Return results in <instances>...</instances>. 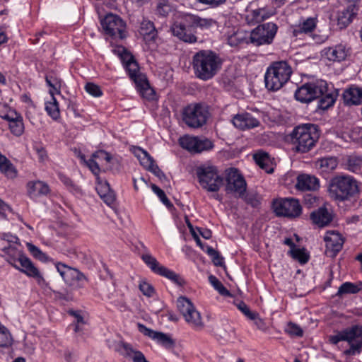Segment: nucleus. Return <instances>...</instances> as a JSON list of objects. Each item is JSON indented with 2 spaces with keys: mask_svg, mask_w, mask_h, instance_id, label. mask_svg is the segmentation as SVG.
Listing matches in <instances>:
<instances>
[{
  "mask_svg": "<svg viewBox=\"0 0 362 362\" xmlns=\"http://www.w3.org/2000/svg\"><path fill=\"white\" fill-rule=\"evenodd\" d=\"M223 61L215 52L202 49L196 52L192 60V66L196 78L202 81L212 79L221 70Z\"/></svg>",
  "mask_w": 362,
  "mask_h": 362,
  "instance_id": "f257e3e1",
  "label": "nucleus"
},
{
  "mask_svg": "<svg viewBox=\"0 0 362 362\" xmlns=\"http://www.w3.org/2000/svg\"><path fill=\"white\" fill-rule=\"evenodd\" d=\"M318 138L317 127L313 124L298 125L290 134L293 150L299 153L311 151L315 147Z\"/></svg>",
  "mask_w": 362,
  "mask_h": 362,
  "instance_id": "f03ea898",
  "label": "nucleus"
},
{
  "mask_svg": "<svg viewBox=\"0 0 362 362\" xmlns=\"http://www.w3.org/2000/svg\"><path fill=\"white\" fill-rule=\"evenodd\" d=\"M292 73V68L286 61L273 62L264 74L266 88L272 91L281 89L288 81Z\"/></svg>",
  "mask_w": 362,
  "mask_h": 362,
  "instance_id": "7ed1b4c3",
  "label": "nucleus"
},
{
  "mask_svg": "<svg viewBox=\"0 0 362 362\" xmlns=\"http://www.w3.org/2000/svg\"><path fill=\"white\" fill-rule=\"evenodd\" d=\"M328 190L331 197L339 202L350 200L359 192L357 181L349 175L333 177L329 184Z\"/></svg>",
  "mask_w": 362,
  "mask_h": 362,
  "instance_id": "20e7f679",
  "label": "nucleus"
},
{
  "mask_svg": "<svg viewBox=\"0 0 362 362\" xmlns=\"http://www.w3.org/2000/svg\"><path fill=\"white\" fill-rule=\"evenodd\" d=\"M122 59L129 78L135 83L138 90L143 96L152 98L150 95L154 93L153 90L151 88L146 75L140 72L139 64L134 56L124 49Z\"/></svg>",
  "mask_w": 362,
  "mask_h": 362,
  "instance_id": "39448f33",
  "label": "nucleus"
},
{
  "mask_svg": "<svg viewBox=\"0 0 362 362\" xmlns=\"http://www.w3.org/2000/svg\"><path fill=\"white\" fill-rule=\"evenodd\" d=\"M341 341H347L350 345V348L344 351L346 355L360 354L362 348V327L353 325L329 337V341L333 344H337Z\"/></svg>",
  "mask_w": 362,
  "mask_h": 362,
  "instance_id": "423d86ee",
  "label": "nucleus"
},
{
  "mask_svg": "<svg viewBox=\"0 0 362 362\" xmlns=\"http://www.w3.org/2000/svg\"><path fill=\"white\" fill-rule=\"evenodd\" d=\"M196 174L201 187L207 192H216L223 185V177L215 165H201L197 168Z\"/></svg>",
  "mask_w": 362,
  "mask_h": 362,
  "instance_id": "0eeeda50",
  "label": "nucleus"
},
{
  "mask_svg": "<svg viewBox=\"0 0 362 362\" xmlns=\"http://www.w3.org/2000/svg\"><path fill=\"white\" fill-rule=\"evenodd\" d=\"M208 106L202 103H192L186 106L182 111V120L192 129L202 127L209 117Z\"/></svg>",
  "mask_w": 362,
  "mask_h": 362,
  "instance_id": "6e6552de",
  "label": "nucleus"
},
{
  "mask_svg": "<svg viewBox=\"0 0 362 362\" xmlns=\"http://www.w3.org/2000/svg\"><path fill=\"white\" fill-rule=\"evenodd\" d=\"M327 91V83L322 79H312L300 86L295 92V98L303 103L317 99Z\"/></svg>",
  "mask_w": 362,
  "mask_h": 362,
  "instance_id": "1a4fd4ad",
  "label": "nucleus"
},
{
  "mask_svg": "<svg viewBox=\"0 0 362 362\" xmlns=\"http://www.w3.org/2000/svg\"><path fill=\"white\" fill-rule=\"evenodd\" d=\"M104 33L113 40H123L127 36V24L118 15L107 13L100 20Z\"/></svg>",
  "mask_w": 362,
  "mask_h": 362,
  "instance_id": "9d476101",
  "label": "nucleus"
},
{
  "mask_svg": "<svg viewBox=\"0 0 362 362\" xmlns=\"http://www.w3.org/2000/svg\"><path fill=\"white\" fill-rule=\"evenodd\" d=\"M192 21V14L182 15L171 26L173 35L185 42H196L197 38L194 35L195 29Z\"/></svg>",
  "mask_w": 362,
  "mask_h": 362,
  "instance_id": "9b49d317",
  "label": "nucleus"
},
{
  "mask_svg": "<svg viewBox=\"0 0 362 362\" xmlns=\"http://www.w3.org/2000/svg\"><path fill=\"white\" fill-rule=\"evenodd\" d=\"M177 307L186 322L193 329L199 330L204 327L201 315L189 299L184 296L179 297L177 300Z\"/></svg>",
  "mask_w": 362,
  "mask_h": 362,
  "instance_id": "f8f14e48",
  "label": "nucleus"
},
{
  "mask_svg": "<svg viewBox=\"0 0 362 362\" xmlns=\"http://www.w3.org/2000/svg\"><path fill=\"white\" fill-rule=\"evenodd\" d=\"M272 207L279 217L296 218L302 214V206L297 199L281 198L274 201Z\"/></svg>",
  "mask_w": 362,
  "mask_h": 362,
  "instance_id": "ddd939ff",
  "label": "nucleus"
},
{
  "mask_svg": "<svg viewBox=\"0 0 362 362\" xmlns=\"http://www.w3.org/2000/svg\"><path fill=\"white\" fill-rule=\"evenodd\" d=\"M277 30L278 26L274 23L260 24L250 33V43L255 46L270 45L272 43Z\"/></svg>",
  "mask_w": 362,
  "mask_h": 362,
  "instance_id": "4468645a",
  "label": "nucleus"
},
{
  "mask_svg": "<svg viewBox=\"0 0 362 362\" xmlns=\"http://www.w3.org/2000/svg\"><path fill=\"white\" fill-rule=\"evenodd\" d=\"M141 259L153 273L170 279L178 286L185 284V280L179 274L160 264L151 254L142 255Z\"/></svg>",
  "mask_w": 362,
  "mask_h": 362,
  "instance_id": "2eb2a0df",
  "label": "nucleus"
},
{
  "mask_svg": "<svg viewBox=\"0 0 362 362\" xmlns=\"http://www.w3.org/2000/svg\"><path fill=\"white\" fill-rule=\"evenodd\" d=\"M55 266L57 272L67 285H76L82 288L85 286V283L88 281L87 277L76 268L62 262H57Z\"/></svg>",
  "mask_w": 362,
  "mask_h": 362,
  "instance_id": "dca6fc26",
  "label": "nucleus"
},
{
  "mask_svg": "<svg viewBox=\"0 0 362 362\" xmlns=\"http://www.w3.org/2000/svg\"><path fill=\"white\" fill-rule=\"evenodd\" d=\"M179 144L182 148L193 153L209 151L214 147L212 141L208 139H200L189 135L180 137Z\"/></svg>",
  "mask_w": 362,
  "mask_h": 362,
  "instance_id": "f3484780",
  "label": "nucleus"
},
{
  "mask_svg": "<svg viewBox=\"0 0 362 362\" xmlns=\"http://www.w3.org/2000/svg\"><path fill=\"white\" fill-rule=\"evenodd\" d=\"M226 190L238 193L240 197L243 198L246 192L247 184L243 176L236 168H230L226 173Z\"/></svg>",
  "mask_w": 362,
  "mask_h": 362,
  "instance_id": "a211bd4d",
  "label": "nucleus"
},
{
  "mask_svg": "<svg viewBox=\"0 0 362 362\" xmlns=\"http://www.w3.org/2000/svg\"><path fill=\"white\" fill-rule=\"evenodd\" d=\"M334 218V213L333 210L325 205L313 210L310 214L312 223L320 228L330 226Z\"/></svg>",
  "mask_w": 362,
  "mask_h": 362,
  "instance_id": "6ab92c4d",
  "label": "nucleus"
},
{
  "mask_svg": "<svg viewBox=\"0 0 362 362\" xmlns=\"http://www.w3.org/2000/svg\"><path fill=\"white\" fill-rule=\"evenodd\" d=\"M327 256L334 257L342 249L344 240L342 235L337 231L328 230L324 237Z\"/></svg>",
  "mask_w": 362,
  "mask_h": 362,
  "instance_id": "aec40b11",
  "label": "nucleus"
},
{
  "mask_svg": "<svg viewBox=\"0 0 362 362\" xmlns=\"http://www.w3.org/2000/svg\"><path fill=\"white\" fill-rule=\"evenodd\" d=\"M138 329L144 335L156 341L158 344L165 348H172L175 345V341L165 333L153 330L141 323H138Z\"/></svg>",
  "mask_w": 362,
  "mask_h": 362,
  "instance_id": "412c9836",
  "label": "nucleus"
},
{
  "mask_svg": "<svg viewBox=\"0 0 362 362\" xmlns=\"http://www.w3.org/2000/svg\"><path fill=\"white\" fill-rule=\"evenodd\" d=\"M17 258L21 266V272L25 274H26L29 277H33L37 280V281L40 284L43 282L44 278L38 269L33 264L32 261L23 253L21 251L17 252Z\"/></svg>",
  "mask_w": 362,
  "mask_h": 362,
  "instance_id": "4be33fe9",
  "label": "nucleus"
},
{
  "mask_svg": "<svg viewBox=\"0 0 362 362\" xmlns=\"http://www.w3.org/2000/svg\"><path fill=\"white\" fill-rule=\"evenodd\" d=\"M231 122L237 129L243 131L255 128L260 124L257 118L246 112L234 115Z\"/></svg>",
  "mask_w": 362,
  "mask_h": 362,
  "instance_id": "5701e85b",
  "label": "nucleus"
},
{
  "mask_svg": "<svg viewBox=\"0 0 362 362\" xmlns=\"http://www.w3.org/2000/svg\"><path fill=\"white\" fill-rule=\"evenodd\" d=\"M228 44L230 47H238L250 43V33L240 28H233L226 33Z\"/></svg>",
  "mask_w": 362,
  "mask_h": 362,
  "instance_id": "b1692460",
  "label": "nucleus"
},
{
  "mask_svg": "<svg viewBox=\"0 0 362 362\" xmlns=\"http://www.w3.org/2000/svg\"><path fill=\"white\" fill-rule=\"evenodd\" d=\"M342 98L344 103L348 106L362 104V88L356 85H351L344 89Z\"/></svg>",
  "mask_w": 362,
  "mask_h": 362,
  "instance_id": "393cba45",
  "label": "nucleus"
},
{
  "mask_svg": "<svg viewBox=\"0 0 362 362\" xmlns=\"http://www.w3.org/2000/svg\"><path fill=\"white\" fill-rule=\"evenodd\" d=\"M348 52L345 45L339 44L332 47H325L322 50L321 54L329 61L341 62L346 58Z\"/></svg>",
  "mask_w": 362,
  "mask_h": 362,
  "instance_id": "a878e982",
  "label": "nucleus"
},
{
  "mask_svg": "<svg viewBox=\"0 0 362 362\" xmlns=\"http://www.w3.org/2000/svg\"><path fill=\"white\" fill-rule=\"evenodd\" d=\"M359 8L355 1L339 12L337 25L341 29L346 28L358 14Z\"/></svg>",
  "mask_w": 362,
  "mask_h": 362,
  "instance_id": "bb28decb",
  "label": "nucleus"
},
{
  "mask_svg": "<svg viewBox=\"0 0 362 362\" xmlns=\"http://www.w3.org/2000/svg\"><path fill=\"white\" fill-rule=\"evenodd\" d=\"M27 191L29 197L37 200L39 197L47 195L49 192L48 185L42 181H30L27 184Z\"/></svg>",
  "mask_w": 362,
  "mask_h": 362,
  "instance_id": "cd10ccee",
  "label": "nucleus"
},
{
  "mask_svg": "<svg viewBox=\"0 0 362 362\" xmlns=\"http://www.w3.org/2000/svg\"><path fill=\"white\" fill-rule=\"evenodd\" d=\"M296 186L303 191H315L320 188V181L313 175L302 174L298 176Z\"/></svg>",
  "mask_w": 362,
  "mask_h": 362,
  "instance_id": "c85d7f7f",
  "label": "nucleus"
},
{
  "mask_svg": "<svg viewBox=\"0 0 362 362\" xmlns=\"http://www.w3.org/2000/svg\"><path fill=\"white\" fill-rule=\"evenodd\" d=\"M316 27V19L308 18L300 22L298 25L291 27V32L293 37H298L302 34H308L314 30Z\"/></svg>",
  "mask_w": 362,
  "mask_h": 362,
  "instance_id": "c756f323",
  "label": "nucleus"
},
{
  "mask_svg": "<svg viewBox=\"0 0 362 362\" xmlns=\"http://www.w3.org/2000/svg\"><path fill=\"white\" fill-rule=\"evenodd\" d=\"M338 95V90L334 88L329 90L327 86V91L317 98L319 99L317 107L322 110H327L334 104Z\"/></svg>",
  "mask_w": 362,
  "mask_h": 362,
  "instance_id": "7c9ffc66",
  "label": "nucleus"
},
{
  "mask_svg": "<svg viewBox=\"0 0 362 362\" xmlns=\"http://www.w3.org/2000/svg\"><path fill=\"white\" fill-rule=\"evenodd\" d=\"M254 159L257 165L267 173H272L274 171V164L269 153L259 151L254 155Z\"/></svg>",
  "mask_w": 362,
  "mask_h": 362,
  "instance_id": "2f4dec72",
  "label": "nucleus"
},
{
  "mask_svg": "<svg viewBox=\"0 0 362 362\" xmlns=\"http://www.w3.org/2000/svg\"><path fill=\"white\" fill-rule=\"evenodd\" d=\"M139 33L146 41H154L158 33L153 23L147 19L141 21Z\"/></svg>",
  "mask_w": 362,
  "mask_h": 362,
  "instance_id": "473e14b6",
  "label": "nucleus"
},
{
  "mask_svg": "<svg viewBox=\"0 0 362 362\" xmlns=\"http://www.w3.org/2000/svg\"><path fill=\"white\" fill-rule=\"evenodd\" d=\"M337 165L338 161L335 157H324L316 161V166L321 173H330Z\"/></svg>",
  "mask_w": 362,
  "mask_h": 362,
  "instance_id": "72a5a7b5",
  "label": "nucleus"
},
{
  "mask_svg": "<svg viewBox=\"0 0 362 362\" xmlns=\"http://www.w3.org/2000/svg\"><path fill=\"white\" fill-rule=\"evenodd\" d=\"M122 354L125 357L130 358L133 362H149L141 351L134 349L128 343L122 344Z\"/></svg>",
  "mask_w": 362,
  "mask_h": 362,
  "instance_id": "f704fd0d",
  "label": "nucleus"
},
{
  "mask_svg": "<svg viewBox=\"0 0 362 362\" xmlns=\"http://www.w3.org/2000/svg\"><path fill=\"white\" fill-rule=\"evenodd\" d=\"M51 100L45 103V111L47 115L54 120H57L60 117V111L59 103L54 98V93L49 90Z\"/></svg>",
  "mask_w": 362,
  "mask_h": 362,
  "instance_id": "c9c22d12",
  "label": "nucleus"
},
{
  "mask_svg": "<svg viewBox=\"0 0 362 362\" xmlns=\"http://www.w3.org/2000/svg\"><path fill=\"white\" fill-rule=\"evenodd\" d=\"M9 129L13 134L16 136H21L24 132V124L23 117L16 114L12 119L8 120Z\"/></svg>",
  "mask_w": 362,
  "mask_h": 362,
  "instance_id": "e433bc0d",
  "label": "nucleus"
},
{
  "mask_svg": "<svg viewBox=\"0 0 362 362\" xmlns=\"http://www.w3.org/2000/svg\"><path fill=\"white\" fill-rule=\"evenodd\" d=\"M347 170L356 174L362 173V156L351 155L347 158Z\"/></svg>",
  "mask_w": 362,
  "mask_h": 362,
  "instance_id": "4c0bfd02",
  "label": "nucleus"
},
{
  "mask_svg": "<svg viewBox=\"0 0 362 362\" xmlns=\"http://www.w3.org/2000/svg\"><path fill=\"white\" fill-rule=\"evenodd\" d=\"M0 171L7 177H13L16 175L13 163L1 153H0Z\"/></svg>",
  "mask_w": 362,
  "mask_h": 362,
  "instance_id": "58836bf2",
  "label": "nucleus"
},
{
  "mask_svg": "<svg viewBox=\"0 0 362 362\" xmlns=\"http://www.w3.org/2000/svg\"><path fill=\"white\" fill-rule=\"evenodd\" d=\"M136 155L139 160L141 165L148 170L152 168L153 165L155 164L153 158L147 153V151L141 148H138Z\"/></svg>",
  "mask_w": 362,
  "mask_h": 362,
  "instance_id": "ea45409f",
  "label": "nucleus"
},
{
  "mask_svg": "<svg viewBox=\"0 0 362 362\" xmlns=\"http://www.w3.org/2000/svg\"><path fill=\"white\" fill-rule=\"evenodd\" d=\"M274 13L275 11L274 9L269 11L266 10L264 8L255 9L252 11V21L256 23H259L273 16Z\"/></svg>",
  "mask_w": 362,
  "mask_h": 362,
  "instance_id": "a19ab883",
  "label": "nucleus"
},
{
  "mask_svg": "<svg viewBox=\"0 0 362 362\" xmlns=\"http://www.w3.org/2000/svg\"><path fill=\"white\" fill-rule=\"evenodd\" d=\"M192 18L195 30L197 27L201 29H209L216 24V21L211 18H201L194 15H192Z\"/></svg>",
  "mask_w": 362,
  "mask_h": 362,
  "instance_id": "79ce46f5",
  "label": "nucleus"
},
{
  "mask_svg": "<svg viewBox=\"0 0 362 362\" xmlns=\"http://www.w3.org/2000/svg\"><path fill=\"white\" fill-rule=\"evenodd\" d=\"M359 291L360 288L355 284L351 282H345L339 286L337 296H341L344 294H355Z\"/></svg>",
  "mask_w": 362,
  "mask_h": 362,
  "instance_id": "37998d69",
  "label": "nucleus"
},
{
  "mask_svg": "<svg viewBox=\"0 0 362 362\" xmlns=\"http://www.w3.org/2000/svg\"><path fill=\"white\" fill-rule=\"evenodd\" d=\"M209 281L221 296H231L230 291L223 285V284L215 276L210 275L209 276Z\"/></svg>",
  "mask_w": 362,
  "mask_h": 362,
  "instance_id": "c03bdc74",
  "label": "nucleus"
},
{
  "mask_svg": "<svg viewBox=\"0 0 362 362\" xmlns=\"http://www.w3.org/2000/svg\"><path fill=\"white\" fill-rule=\"evenodd\" d=\"M291 256L298 260L301 264H305L309 260V255H308L304 248H297L290 250Z\"/></svg>",
  "mask_w": 362,
  "mask_h": 362,
  "instance_id": "a18cd8bd",
  "label": "nucleus"
},
{
  "mask_svg": "<svg viewBox=\"0 0 362 362\" xmlns=\"http://www.w3.org/2000/svg\"><path fill=\"white\" fill-rule=\"evenodd\" d=\"M13 339L8 329L4 325H0V346L8 347L12 344Z\"/></svg>",
  "mask_w": 362,
  "mask_h": 362,
  "instance_id": "49530a36",
  "label": "nucleus"
},
{
  "mask_svg": "<svg viewBox=\"0 0 362 362\" xmlns=\"http://www.w3.org/2000/svg\"><path fill=\"white\" fill-rule=\"evenodd\" d=\"M235 304L237 308L248 319L257 320L258 318V313L255 312H252L250 308L246 305L245 302L242 300H238Z\"/></svg>",
  "mask_w": 362,
  "mask_h": 362,
  "instance_id": "de8ad7c7",
  "label": "nucleus"
},
{
  "mask_svg": "<svg viewBox=\"0 0 362 362\" xmlns=\"http://www.w3.org/2000/svg\"><path fill=\"white\" fill-rule=\"evenodd\" d=\"M45 81L48 86L52 88V90L54 93L59 94L61 88V80L52 75H47L45 77Z\"/></svg>",
  "mask_w": 362,
  "mask_h": 362,
  "instance_id": "09e8293b",
  "label": "nucleus"
},
{
  "mask_svg": "<svg viewBox=\"0 0 362 362\" xmlns=\"http://www.w3.org/2000/svg\"><path fill=\"white\" fill-rule=\"evenodd\" d=\"M81 159H83L86 165V166L89 168V170L93 173V174L96 177V180H100L99 174L100 172V168L99 167L98 163L95 160V158H93V156L88 160H85V156H81Z\"/></svg>",
  "mask_w": 362,
  "mask_h": 362,
  "instance_id": "8fccbe9b",
  "label": "nucleus"
},
{
  "mask_svg": "<svg viewBox=\"0 0 362 362\" xmlns=\"http://www.w3.org/2000/svg\"><path fill=\"white\" fill-rule=\"evenodd\" d=\"M27 248L30 253L35 258L41 262H46L47 259V255L43 253L37 246L32 243H27Z\"/></svg>",
  "mask_w": 362,
  "mask_h": 362,
  "instance_id": "3c124183",
  "label": "nucleus"
},
{
  "mask_svg": "<svg viewBox=\"0 0 362 362\" xmlns=\"http://www.w3.org/2000/svg\"><path fill=\"white\" fill-rule=\"evenodd\" d=\"M18 112L10 108L7 105L0 103V117L8 121L10 119H12L13 117L16 115Z\"/></svg>",
  "mask_w": 362,
  "mask_h": 362,
  "instance_id": "603ef678",
  "label": "nucleus"
},
{
  "mask_svg": "<svg viewBox=\"0 0 362 362\" xmlns=\"http://www.w3.org/2000/svg\"><path fill=\"white\" fill-rule=\"evenodd\" d=\"M243 197L245 202L253 208H257L261 204V197L257 193H248Z\"/></svg>",
  "mask_w": 362,
  "mask_h": 362,
  "instance_id": "864d4df0",
  "label": "nucleus"
},
{
  "mask_svg": "<svg viewBox=\"0 0 362 362\" xmlns=\"http://www.w3.org/2000/svg\"><path fill=\"white\" fill-rule=\"evenodd\" d=\"M285 332L291 337H300L303 335V331L300 327L293 322L288 323Z\"/></svg>",
  "mask_w": 362,
  "mask_h": 362,
  "instance_id": "5fc2aeb1",
  "label": "nucleus"
},
{
  "mask_svg": "<svg viewBox=\"0 0 362 362\" xmlns=\"http://www.w3.org/2000/svg\"><path fill=\"white\" fill-rule=\"evenodd\" d=\"M152 191L157 194L159 197L160 200L165 204L166 206H172L173 204L170 202V200L166 197L164 191L158 187L157 185L152 184L151 185Z\"/></svg>",
  "mask_w": 362,
  "mask_h": 362,
  "instance_id": "6e6d98bb",
  "label": "nucleus"
},
{
  "mask_svg": "<svg viewBox=\"0 0 362 362\" xmlns=\"http://www.w3.org/2000/svg\"><path fill=\"white\" fill-rule=\"evenodd\" d=\"M173 7L168 1H161L157 6V13L163 17L167 16L172 11Z\"/></svg>",
  "mask_w": 362,
  "mask_h": 362,
  "instance_id": "4d7b16f0",
  "label": "nucleus"
},
{
  "mask_svg": "<svg viewBox=\"0 0 362 362\" xmlns=\"http://www.w3.org/2000/svg\"><path fill=\"white\" fill-rule=\"evenodd\" d=\"M86 91L94 97H100L103 95L100 88L93 83H87L85 86Z\"/></svg>",
  "mask_w": 362,
  "mask_h": 362,
  "instance_id": "13d9d810",
  "label": "nucleus"
},
{
  "mask_svg": "<svg viewBox=\"0 0 362 362\" xmlns=\"http://www.w3.org/2000/svg\"><path fill=\"white\" fill-rule=\"evenodd\" d=\"M139 289L144 296L148 297H152L155 293L153 286L146 281L139 284Z\"/></svg>",
  "mask_w": 362,
  "mask_h": 362,
  "instance_id": "bf43d9fd",
  "label": "nucleus"
},
{
  "mask_svg": "<svg viewBox=\"0 0 362 362\" xmlns=\"http://www.w3.org/2000/svg\"><path fill=\"white\" fill-rule=\"evenodd\" d=\"M92 156L95 159L104 160L107 163H110L113 160L112 155L103 150L97 151Z\"/></svg>",
  "mask_w": 362,
  "mask_h": 362,
  "instance_id": "052dcab7",
  "label": "nucleus"
},
{
  "mask_svg": "<svg viewBox=\"0 0 362 362\" xmlns=\"http://www.w3.org/2000/svg\"><path fill=\"white\" fill-rule=\"evenodd\" d=\"M59 179L62 182H63L66 187H69L73 189L78 191L79 189L78 187L74 183V182L69 178L68 176L60 174Z\"/></svg>",
  "mask_w": 362,
  "mask_h": 362,
  "instance_id": "680f3d73",
  "label": "nucleus"
},
{
  "mask_svg": "<svg viewBox=\"0 0 362 362\" xmlns=\"http://www.w3.org/2000/svg\"><path fill=\"white\" fill-rule=\"evenodd\" d=\"M99 196L103 199L105 203L108 205L113 204L115 202V195L112 192H108L107 193H103V192H99Z\"/></svg>",
  "mask_w": 362,
  "mask_h": 362,
  "instance_id": "e2e57ef3",
  "label": "nucleus"
},
{
  "mask_svg": "<svg viewBox=\"0 0 362 362\" xmlns=\"http://www.w3.org/2000/svg\"><path fill=\"white\" fill-rule=\"evenodd\" d=\"M97 186H96V190L98 193L101 191L103 193H107L110 192V186L109 184L107 182H103L100 179L97 180Z\"/></svg>",
  "mask_w": 362,
  "mask_h": 362,
  "instance_id": "0e129e2a",
  "label": "nucleus"
},
{
  "mask_svg": "<svg viewBox=\"0 0 362 362\" xmlns=\"http://www.w3.org/2000/svg\"><path fill=\"white\" fill-rule=\"evenodd\" d=\"M68 313L76 319V323L85 324L83 317L81 315L79 311L70 310Z\"/></svg>",
  "mask_w": 362,
  "mask_h": 362,
  "instance_id": "69168bd1",
  "label": "nucleus"
},
{
  "mask_svg": "<svg viewBox=\"0 0 362 362\" xmlns=\"http://www.w3.org/2000/svg\"><path fill=\"white\" fill-rule=\"evenodd\" d=\"M211 260L214 265L222 266L224 264L223 258L220 255L219 252H216L211 257Z\"/></svg>",
  "mask_w": 362,
  "mask_h": 362,
  "instance_id": "338daca9",
  "label": "nucleus"
},
{
  "mask_svg": "<svg viewBox=\"0 0 362 362\" xmlns=\"http://www.w3.org/2000/svg\"><path fill=\"white\" fill-rule=\"evenodd\" d=\"M148 171L153 173L156 176L159 177L160 180H162L163 178H165V175L156 163L153 165L152 168H151Z\"/></svg>",
  "mask_w": 362,
  "mask_h": 362,
  "instance_id": "774afa93",
  "label": "nucleus"
}]
</instances>
